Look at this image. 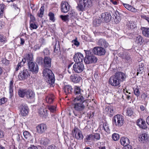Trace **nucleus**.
Returning a JSON list of instances; mask_svg holds the SVG:
<instances>
[{"mask_svg": "<svg viewBox=\"0 0 149 149\" xmlns=\"http://www.w3.org/2000/svg\"><path fill=\"white\" fill-rule=\"evenodd\" d=\"M141 30L143 35L145 37L149 38V28L142 27Z\"/></svg>", "mask_w": 149, "mask_h": 149, "instance_id": "5701e85b", "label": "nucleus"}, {"mask_svg": "<svg viewBox=\"0 0 149 149\" xmlns=\"http://www.w3.org/2000/svg\"><path fill=\"white\" fill-rule=\"evenodd\" d=\"M44 9H45L44 6H42V7H41V8L40 10V12H41L44 13Z\"/></svg>", "mask_w": 149, "mask_h": 149, "instance_id": "338daca9", "label": "nucleus"}, {"mask_svg": "<svg viewBox=\"0 0 149 149\" xmlns=\"http://www.w3.org/2000/svg\"><path fill=\"white\" fill-rule=\"evenodd\" d=\"M30 26L31 30L33 29H36L38 28L37 26L36 25L34 22H30Z\"/></svg>", "mask_w": 149, "mask_h": 149, "instance_id": "c9c22d12", "label": "nucleus"}, {"mask_svg": "<svg viewBox=\"0 0 149 149\" xmlns=\"http://www.w3.org/2000/svg\"><path fill=\"white\" fill-rule=\"evenodd\" d=\"M103 127L104 130L107 132H109L110 130L109 129V127L108 124L106 123H104L103 125Z\"/></svg>", "mask_w": 149, "mask_h": 149, "instance_id": "c03bdc74", "label": "nucleus"}, {"mask_svg": "<svg viewBox=\"0 0 149 149\" xmlns=\"http://www.w3.org/2000/svg\"><path fill=\"white\" fill-rule=\"evenodd\" d=\"M72 64H70L68 65V72L71 74L72 72V68H70L71 67V66Z\"/></svg>", "mask_w": 149, "mask_h": 149, "instance_id": "bf43d9fd", "label": "nucleus"}, {"mask_svg": "<svg viewBox=\"0 0 149 149\" xmlns=\"http://www.w3.org/2000/svg\"><path fill=\"white\" fill-rule=\"evenodd\" d=\"M26 97L28 99H33L35 97L34 93L31 90H27Z\"/></svg>", "mask_w": 149, "mask_h": 149, "instance_id": "f3484780", "label": "nucleus"}, {"mask_svg": "<svg viewBox=\"0 0 149 149\" xmlns=\"http://www.w3.org/2000/svg\"><path fill=\"white\" fill-rule=\"evenodd\" d=\"M48 15L49 17V19L50 20L54 22L55 20L54 19V14L52 12H49V13Z\"/></svg>", "mask_w": 149, "mask_h": 149, "instance_id": "a19ab883", "label": "nucleus"}, {"mask_svg": "<svg viewBox=\"0 0 149 149\" xmlns=\"http://www.w3.org/2000/svg\"><path fill=\"white\" fill-rule=\"evenodd\" d=\"M6 101V99L4 97L0 99V105H1L3 104H4Z\"/></svg>", "mask_w": 149, "mask_h": 149, "instance_id": "864d4df0", "label": "nucleus"}, {"mask_svg": "<svg viewBox=\"0 0 149 149\" xmlns=\"http://www.w3.org/2000/svg\"><path fill=\"white\" fill-rule=\"evenodd\" d=\"M47 107L51 112H54L56 111V107L55 106L48 105Z\"/></svg>", "mask_w": 149, "mask_h": 149, "instance_id": "58836bf2", "label": "nucleus"}, {"mask_svg": "<svg viewBox=\"0 0 149 149\" xmlns=\"http://www.w3.org/2000/svg\"><path fill=\"white\" fill-rule=\"evenodd\" d=\"M134 94L137 97L139 96L140 95V92H139V89L138 88H134Z\"/></svg>", "mask_w": 149, "mask_h": 149, "instance_id": "37998d69", "label": "nucleus"}, {"mask_svg": "<svg viewBox=\"0 0 149 149\" xmlns=\"http://www.w3.org/2000/svg\"><path fill=\"white\" fill-rule=\"evenodd\" d=\"M54 52L56 53L57 54H58L60 53V50L59 49V47H57L56 48V46L54 49Z\"/></svg>", "mask_w": 149, "mask_h": 149, "instance_id": "13d9d810", "label": "nucleus"}, {"mask_svg": "<svg viewBox=\"0 0 149 149\" xmlns=\"http://www.w3.org/2000/svg\"><path fill=\"white\" fill-rule=\"evenodd\" d=\"M70 78L72 82L75 83L79 82L80 79V78H78L75 75H71Z\"/></svg>", "mask_w": 149, "mask_h": 149, "instance_id": "7c9ffc66", "label": "nucleus"}, {"mask_svg": "<svg viewBox=\"0 0 149 149\" xmlns=\"http://www.w3.org/2000/svg\"><path fill=\"white\" fill-rule=\"evenodd\" d=\"M74 89V93L77 96L73 100L74 102L75 103L73 104L72 107L75 110L80 111L84 109L83 91L77 86H75Z\"/></svg>", "mask_w": 149, "mask_h": 149, "instance_id": "f257e3e1", "label": "nucleus"}, {"mask_svg": "<svg viewBox=\"0 0 149 149\" xmlns=\"http://www.w3.org/2000/svg\"><path fill=\"white\" fill-rule=\"evenodd\" d=\"M73 136L78 139L82 140L83 137V135L81 132L78 129H74L72 132Z\"/></svg>", "mask_w": 149, "mask_h": 149, "instance_id": "ddd939ff", "label": "nucleus"}, {"mask_svg": "<svg viewBox=\"0 0 149 149\" xmlns=\"http://www.w3.org/2000/svg\"><path fill=\"white\" fill-rule=\"evenodd\" d=\"M26 61L28 62V63L33 61V56L32 54H28L26 55Z\"/></svg>", "mask_w": 149, "mask_h": 149, "instance_id": "72a5a7b5", "label": "nucleus"}, {"mask_svg": "<svg viewBox=\"0 0 149 149\" xmlns=\"http://www.w3.org/2000/svg\"><path fill=\"white\" fill-rule=\"evenodd\" d=\"M127 26L129 29L133 30L136 27V25L132 22H128L127 24Z\"/></svg>", "mask_w": 149, "mask_h": 149, "instance_id": "c756f323", "label": "nucleus"}, {"mask_svg": "<svg viewBox=\"0 0 149 149\" xmlns=\"http://www.w3.org/2000/svg\"><path fill=\"white\" fill-rule=\"evenodd\" d=\"M28 149H38V148L36 146L32 145L29 147Z\"/></svg>", "mask_w": 149, "mask_h": 149, "instance_id": "69168bd1", "label": "nucleus"}, {"mask_svg": "<svg viewBox=\"0 0 149 149\" xmlns=\"http://www.w3.org/2000/svg\"><path fill=\"white\" fill-rule=\"evenodd\" d=\"M20 113L23 116L27 115L28 113V108L26 104H22L20 106Z\"/></svg>", "mask_w": 149, "mask_h": 149, "instance_id": "4468645a", "label": "nucleus"}, {"mask_svg": "<svg viewBox=\"0 0 149 149\" xmlns=\"http://www.w3.org/2000/svg\"><path fill=\"white\" fill-rule=\"evenodd\" d=\"M0 41L2 42H5V38H3V36L1 34H0Z\"/></svg>", "mask_w": 149, "mask_h": 149, "instance_id": "e2e57ef3", "label": "nucleus"}, {"mask_svg": "<svg viewBox=\"0 0 149 149\" xmlns=\"http://www.w3.org/2000/svg\"><path fill=\"white\" fill-rule=\"evenodd\" d=\"M46 149H57L56 147L54 145L49 146Z\"/></svg>", "mask_w": 149, "mask_h": 149, "instance_id": "4d7b16f0", "label": "nucleus"}, {"mask_svg": "<svg viewBox=\"0 0 149 149\" xmlns=\"http://www.w3.org/2000/svg\"><path fill=\"white\" fill-rule=\"evenodd\" d=\"M51 58L48 57H45L44 59L45 66L47 68H50L51 66Z\"/></svg>", "mask_w": 149, "mask_h": 149, "instance_id": "a211bd4d", "label": "nucleus"}, {"mask_svg": "<svg viewBox=\"0 0 149 149\" xmlns=\"http://www.w3.org/2000/svg\"><path fill=\"white\" fill-rule=\"evenodd\" d=\"M100 23V22L99 21L95 19L93 20V24L94 26H98Z\"/></svg>", "mask_w": 149, "mask_h": 149, "instance_id": "de8ad7c7", "label": "nucleus"}, {"mask_svg": "<svg viewBox=\"0 0 149 149\" xmlns=\"http://www.w3.org/2000/svg\"><path fill=\"white\" fill-rule=\"evenodd\" d=\"M63 90L65 94L67 95L71 93L72 88L70 86L67 85L63 87Z\"/></svg>", "mask_w": 149, "mask_h": 149, "instance_id": "b1692460", "label": "nucleus"}, {"mask_svg": "<svg viewBox=\"0 0 149 149\" xmlns=\"http://www.w3.org/2000/svg\"><path fill=\"white\" fill-rule=\"evenodd\" d=\"M72 42L75 45L78 46L79 45V43L76 39L72 41Z\"/></svg>", "mask_w": 149, "mask_h": 149, "instance_id": "6e6d98bb", "label": "nucleus"}, {"mask_svg": "<svg viewBox=\"0 0 149 149\" xmlns=\"http://www.w3.org/2000/svg\"><path fill=\"white\" fill-rule=\"evenodd\" d=\"M123 5L124 6L129 10L133 12H136L137 11V10L136 9L128 4L124 3Z\"/></svg>", "mask_w": 149, "mask_h": 149, "instance_id": "393cba45", "label": "nucleus"}, {"mask_svg": "<svg viewBox=\"0 0 149 149\" xmlns=\"http://www.w3.org/2000/svg\"><path fill=\"white\" fill-rule=\"evenodd\" d=\"M43 75L45 78L48 80L50 86L52 85L54 83L55 79L54 74L50 70L46 68L43 71Z\"/></svg>", "mask_w": 149, "mask_h": 149, "instance_id": "7ed1b4c3", "label": "nucleus"}, {"mask_svg": "<svg viewBox=\"0 0 149 149\" xmlns=\"http://www.w3.org/2000/svg\"><path fill=\"white\" fill-rule=\"evenodd\" d=\"M27 90L20 89L18 90V93L19 97H24L25 96L26 97Z\"/></svg>", "mask_w": 149, "mask_h": 149, "instance_id": "4be33fe9", "label": "nucleus"}, {"mask_svg": "<svg viewBox=\"0 0 149 149\" xmlns=\"http://www.w3.org/2000/svg\"><path fill=\"white\" fill-rule=\"evenodd\" d=\"M30 22H31V21L34 22V21L35 20V17L32 15H30Z\"/></svg>", "mask_w": 149, "mask_h": 149, "instance_id": "0e129e2a", "label": "nucleus"}, {"mask_svg": "<svg viewBox=\"0 0 149 149\" xmlns=\"http://www.w3.org/2000/svg\"><path fill=\"white\" fill-rule=\"evenodd\" d=\"M92 52L95 54L99 56L103 55L105 53V50L103 48L98 47H94L92 50Z\"/></svg>", "mask_w": 149, "mask_h": 149, "instance_id": "6e6552de", "label": "nucleus"}, {"mask_svg": "<svg viewBox=\"0 0 149 149\" xmlns=\"http://www.w3.org/2000/svg\"><path fill=\"white\" fill-rule=\"evenodd\" d=\"M91 0H84V8L87 9L91 7L93 5Z\"/></svg>", "mask_w": 149, "mask_h": 149, "instance_id": "a878e982", "label": "nucleus"}, {"mask_svg": "<svg viewBox=\"0 0 149 149\" xmlns=\"http://www.w3.org/2000/svg\"><path fill=\"white\" fill-rule=\"evenodd\" d=\"M84 57L83 55L81 54L78 53L76 54L74 56L73 59L75 63H83Z\"/></svg>", "mask_w": 149, "mask_h": 149, "instance_id": "9b49d317", "label": "nucleus"}, {"mask_svg": "<svg viewBox=\"0 0 149 149\" xmlns=\"http://www.w3.org/2000/svg\"><path fill=\"white\" fill-rule=\"evenodd\" d=\"M133 114V112L132 109L130 108H128L126 111V115L129 116H131Z\"/></svg>", "mask_w": 149, "mask_h": 149, "instance_id": "e433bc0d", "label": "nucleus"}, {"mask_svg": "<svg viewBox=\"0 0 149 149\" xmlns=\"http://www.w3.org/2000/svg\"><path fill=\"white\" fill-rule=\"evenodd\" d=\"M60 17L61 18L62 20L65 21H68L69 19L68 16L67 15L65 16L61 15L60 16Z\"/></svg>", "mask_w": 149, "mask_h": 149, "instance_id": "09e8293b", "label": "nucleus"}, {"mask_svg": "<svg viewBox=\"0 0 149 149\" xmlns=\"http://www.w3.org/2000/svg\"><path fill=\"white\" fill-rule=\"evenodd\" d=\"M94 141L98 140L100 139V136L99 134H95L93 135Z\"/></svg>", "mask_w": 149, "mask_h": 149, "instance_id": "a18cd8bd", "label": "nucleus"}, {"mask_svg": "<svg viewBox=\"0 0 149 149\" xmlns=\"http://www.w3.org/2000/svg\"><path fill=\"white\" fill-rule=\"evenodd\" d=\"M29 76H30V74L27 70L24 69L21 72L19 73L18 77L20 80H24Z\"/></svg>", "mask_w": 149, "mask_h": 149, "instance_id": "9d476101", "label": "nucleus"}, {"mask_svg": "<svg viewBox=\"0 0 149 149\" xmlns=\"http://www.w3.org/2000/svg\"><path fill=\"white\" fill-rule=\"evenodd\" d=\"M144 42V40L141 36H138L136 37V42L138 45H141Z\"/></svg>", "mask_w": 149, "mask_h": 149, "instance_id": "bb28decb", "label": "nucleus"}, {"mask_svg": "<svg viewBox=\"0 0 149 149\" xmlns=\"http://www.w3.org/2000/svg\"><path fill=\"white\" fill-rule=\"evenodd\" d=\"M43 13H41L40 12V13H38V16L40 17H43Z\"/></svg>", "mask_w": 149, "mask_h": 149, "instance_id": "774afa93", "label": "nucleus"}, {"mask_svg": "<svg viewBox=\"0 0 149 149\" xmlns=\"http://www.w3.org/2000/svg\"><path fill=\"white\" fill-rule=\"evenodd\" d=\"M30 70L34 73H37L38 72L39 68L38 65L35 62H30L28 63Z\"/></svg>", "mask_w": 149, "mask_h": 149, "instance_id": "423d86ee", "label": "nucleus"}, {"mask_svg": "<svg viewBox=\"0 0 149 149\" xmlns=\"http://www.w3.org/2000/svg\"><path fill=\"white\" fill-rule=\"evenodd\" d=\"M46 100L47 103L51 104L53 101V99L50 96L47 97L46 98Z\"/></svg>", "mask_w": 149, "mask_h": 149, "instance_id": "79ce46f5", "label": "nucleus"}, {"mask_svg": "<svg viewBox=\"0 0 149 149\" xmlns=\"http://www.w3.org/2000/svg\"><path fill=\"white\" fill-rule=\"evenodd\" d=\"M97 20L100 22V23L102 22L103 21V19L102 15V14L100 15L98 17H97L96 19Z\"/></svg>", "mask_w": 149, "mask_h": 149, "instance_id": "603ef678", "label": "nucleus"}, {"mask_svg": "<svg viewBox=\"0 0 149 149\" xmlns=\"http://www.w3.org/2000/svg\"><path fill=\"white\" fill-rule=\"evenodd\" d=\"M99 45L103 46L105 47H107L109 46V43L104 39H101L99 41Z\"/></svg>", "mask_w": 149, "mask_h": 149, "instance_id": "cd10ccee", "label": "nucleus"}, {"mask_svg": "<svg viewBox=\"0 0 149 149\" xmlns=\"http://www.w3.org/2000/svg\"><path fill=\"white\" fill-rule=\"evenodd\" d=\"M141 97L144 100H145L148 97V95L147 93H143L141 95Z\"/></svg>", "mask_w": 149, "mask_h": 149, "instance_id": "5fc2aeb1", "label": "nucleus"}, {"mask_svg": "<svg viewBox=\"0 0 149 149\" xmlns=\"http://www.w3.org/2000/svg\"><path fill=\"white\" fill-rule=\"evenodd\" d=\"M46 113L43 109H40L38 110V113L41 116L45 117L47 111L46 110Z\"/></svg>", "mask_w": 149, "mask_h": 149, "instance_id": "f704fd0d", "label": "nucleus"}, {"mask_svg": "<svg viewBox=\"0 0 149 149\" xmlns=\"http://www.w3.org/2000/svg\"><path fill=\"white\" fill-rule=\"evenodd\" d=\"M141 17L144 19L146 20L149 23V17L145 15H142Z\"/></svg>", "mask_w": 149, "mask_h": 149, "instance_id": "680f3d73", "label": "nucleus"}, {"mask_svg": "<svg viewBox=\"0 0 149 149\" xmlns=\"http://www.w3.org/2000/svg\"><path fill=\"white\" fill-rule=\"evenodd\" d=\"M13 83V81L12 80L10 81L9 83V93L10 94V97H11L13 95V88L14 87Z\"/></svg>", "mask_w": 149, "mask_h": 149, "instance_id": "c85d7f7f", "label": "nucleus"}, {"mask_svg": "<svg viewBox=\"0 0 149 149\" xmlns=\"http://www.w3.org/2000/svg\"><path fill=\"white\" fill-rule=\"evenodd\" d=\"M124 123L123 117L121 115L117 114L113 118V124L118 127L121 126Z\"/></svg>", "mask_w": 149, "mask_h": 149, "instance_id": "39448f33", "label": "nucleus"}, {"mask_svg": "<svg viewBox=\"0 0 149 149\" xmlns=\"http://www.w3.org/2000/svg\"><path fill=\"white\" fill-rule=\"evenodd\" d=\"M105 110L111 116H112L115 111L113 107H107Z\"/></svg>", "mask_w": 149, "mask_h": 149, "instance_id": "2f4dec72", "label": "nucleus"}, {"mask_svg": "<svg viewBox=\"0 0 149 149\" xmlns=\"http://www.w3.org/2000/svg\"><path fill=\"white\" fill-rule=\"evenodd\" d=\"M101 14L103 19V20L106 23L109 22L111 20V16L110 13L106 12L105 13H103Z\"/></svg>", "mask_w": 149, "mask_h": 149, "instance_id": "2eb2a0df", "label": "nucleus"}, {"mask_svg": "<svg viewBox=\"0 0 149 149\" xmlns=\"http://www.w3.org/2000/svg\"><path fill=\"white\" fill-rule=\"evenodd\" d=\"M136 123L142 129H145L147 127L145 121L141 119H139Z\"/></svg>", "mask_w": 149, "mask_h": 149, "instance_id": "dca6fc26", "label": "nucleus"}, {"mask_svg": "<svg viewBox=\"0 0 149 149\" xmlns=\"http://www.w3.org/2000/svg\"><path fill=\"white\" fill-rule=\"evenodd\" d=\"M148 134L145 133H144L140 135L139 139L140 141L143 142L144 141L148 140Z\"/></svg>", "mask_w": 149, "mask_h": 149, "instance_id": "aec40b11", "label": "nucleus"}, {"mask_svg": "<svg viewBox=\"0 0 149 149\" xmlns=\"http://www.w3.org/2000/svg\"><path fill=\"white\" fill-rule=\"evenodd\" d=\"M123 149H132V146L128 144L127 146H124Z\"/></svg>", "mask_w": 149, "mask_h": 149, "instance_id": "052dcab7", "label": "nucleus"}, {"mask_svg": "<svg viewBox=\"0 0 149 149\" xmlns=\"http://www.w3.org/2000/svg\"><path fill=\"white\" fill-rule=\"evenodd\" d=\"M61 10L62 12L65 13L69 10L70 6L68 2L66 1H62L61 4Z\"/></svg>", "mask_w": 149, "mask_h": 149, "instance_id": "1a4fd4ad", "label": "nucleus"}, {"mask_svg": "<svg viewBox=\"0 0 149 149\" xmlns=\"http://www.w3.org/2000/svg\"><path fill=\"white\" fill-rule=\"evenodd\" d=\"M84 69V65L83 63H76L73 66V70L75 72H81Z\"/></svg>", "mask_w": 149, "mask_h": 149, "instance_id": "0eeeda50", "label": "nucleus"}, {"mask_svg": "<svg viewBox=\"0 0 149 149\" xmlns=\"http://www.w3.org/2000/svg\"><path fill=\"white\" fill-rule=\"evenodd\" d=\"M36 129L37 132L39 134H42L47 130V127L45 124L42 123L37 126Z\"/></svg>", "mask_w": 149, "mask_h": 149, "instance_id": "f8f14e48", "label": "nucleus"}, {"mask_svg": "<svg viewBox=\"0 0 149 149\" xmlns=\"http://www.w3.org/2000/svg\"><path fill=\"white\" fill-rule=\"evenodd\" d=\"M5 6L3 4H0V17H1L3 15V11Z\"/></svg>", "mask_w": 149, "mask_h": 149, "instance_id": "4c0bfd02", "label": "nucleus"}, {"mask_svg": "<svg viewBox=\"0 0 149 149\" xmlns=\"http://www.w3.org/2000/svg\"><path fill=\"white\" fill-rule=\"evenodd\" d=\"M77 9L79 11L83 12L84 10V0H78Z\"/></svg>", "mask_w": 149, "mask_h": 149, "instance_id": "6ab92c4d", "label": "nucleus"}, {"mask_svg": "<svg viewBox=\"0 0 149 149\" xmlns=\"http://www.w3.org/2000/svg\"><path fill=\"white\" fill-rule=\"evenodd\" d=\"M26 61V59L25 58H24L17 65L21 68V66H23Z\"/></svg>", "mask_w": 149, "mask_h": 149, "instance_id": "49530a36", "label": "nucleus"}, {"mask_svg": "<svg viewBox=\"0 0 149 149\" xmlns=\"http://www.w3.org/2000/svg\"><path fill=\"white\" fill-rule=\"evenodd\" d=\"M126 77L125 73L119 72L110 77L109 83L112 86L120 87L121 82L125 81Z\"/></svg>", "mask_w": 149, "mask_h": 149, "instance_id": "f03ea898", "label": "nucleus"}, {"mask_svg": "<svg viewBox=\"0 0 149 149\" xmlns=\"http://www.w3.org/2000/svg\"><path fill=\"white\" fill-rule=\"evenodd\" d=\"M23 134L24 138L29 140L31 139L32 136L30 133L28 131H25L23 132Z\"/></svg>", "mask_w": 149, "mask_h": 149, "instance_id": "473e14b6", "label": "nucleus"}, {"mask_svg": "<svg viewBox=\"0 0 149 149\" xmlns=\"http://www.w3.org/2000/svg\"><path fill=\"white\" fill-rule=\"evenodd\" d=\"M112 138L113 140L116 141L119 138V136L118 134L116 133L113 134L112 135Z\"/></svg>", "mask_w": 149, "mask_h": 149, "instance_id": "ea45409f", "label": "nucleus"}, {"mask_svg": "<svg viewBox=\"0 0 149 149\" xmlns=\"http://www.w3.org/2000/svg\"><path fill=\"white\" fill-rule=\"evenodd\" d=\"M84 52L86 53V56L84 57V62L85 63L89 64L97 62V58L93 54L91 50H84Z\"/></svg>", "mask_w": 149, "mask_h": 149, "instance_id": "20e7f679", "label": "nucleus"}, {"mask_svg": "<svg viewBox=\"0 0 149 149\" xmlns=\"http://www.w3.org/2000/svg\"><path fill=\"white\" fill-rule=\"evenodd\" d=\"M143 68H137V75H138L139 74H141L143 72Z\"/></svg>", "mask_w": 149, "mask_h": 149, "instance_id": "3c124183", "label": "nucleus"}, {"mask_svg": "<svg viewBox=\"0 0 149 149\" xmlns=\"http://www.w3.org/2000/svg\"><path fill=\"white\" fill-rule=\"evenodd\" d=\"M86 140L88 141V140H93V135L90 134L87 136L86 137V138L84 139V141Z\"/></svg>", "mask_w": 149, "mask_h": 149, "instance_id": "8fccbe9b", "label": "nucleus"}, {"mask_svg": "<svg viewBox=\"0 0 149 149\" xmlns=\"http://www.w3.org/2000/svg\"><path fill=\"white\" fill-rule=\"evenodd\" d=\"M120 142L122 145L125 146H127L129 143V140L126 137H123L120 139Z\"/></svg>", "mask_w": 149, "mask_h": 149, "instance_id": "412c9836", "label": "nucleus"}]
</instances>
